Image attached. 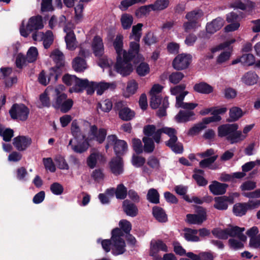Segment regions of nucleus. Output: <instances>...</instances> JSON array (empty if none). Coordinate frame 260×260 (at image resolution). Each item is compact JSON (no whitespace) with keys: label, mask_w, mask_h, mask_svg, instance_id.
Segmentation results:
<instances>
[{"label":"nucleus","mask_w":260,"mask_h":260,"mask_svg":"<svg viewBox=\"0 0 260 260\" xmlns=\"http://www.w3.org/2000/svg\"><path fill=\"white\" fill-rule=\"evenodd\" d=\"M258 76L253 72H248L245 73L241 78V81L245 84L251 86L257 83Z\"/></svg>","instance_id":"nucleus-29"},{"label":"nucleus","mask_w":260,"mask_h":260,"mask_svg":"<svg viewBox=\"0 0 260 260\" xmlns=\"http://www.w3.org/2000/svg\"><path fill=\"white\" fill-rule=\"evenodd\" d=\"M38 56V51L36 47H31L28 50L26 55V60L29 62L36 61Z\"/></svg>","instance_id":"nucleus-56"},{"label":"nucleus","mask_w":260,"mask_h":260,"mask_svg":"<svg viewBox=\"0 0 260 260\" xmlns=\"http://www.w3.org/2000/svg\"><path fill=\"white\" fill-rule=\"evenodd\" d=\"M122 208L123 211L127 216L135 217L138 214V209L137 206L128 200L123 201Z\"/></svg>","instance_id":"nucleus-21"},{"label":"nucleus","mask_w":260,"mask_h":260,"mask_svg":"<svg viewBox=\"0 0 260 260\" xmlns=\"http://www.w3.org/2000/svg\"><path fill=\"white\" fill-rule=\"evenodd\" d=\"M139 41H132L129 44V49L127 52V55L130 57V59H132L136 55H138V52L140 49Z\"/></svg>","instance_id":"nucleus-44"},{"label":"nucleus","mask_w":260,"mask_h":260,"mask_svg":"<svg viewBox=\"0 0 260 260\" xmlns=\"http://www.w3.org/2000/svg\"><path fill=\"white\" fill-rule=\"evenodd\" d=\"M119 226L120 229L115 228L112 230L110 240H104L102 241L103 249L106 252L112 250L113 254L115 255L123 254L125 252L126 245L122 238L124 236L123 231L128 234L132 229L131 223L125 219L120 220Z\"/></svg>","instance_id":"nucleus-1"},{"label":"nucleus","mask_w":260,"mask_h":260,"mask_svg":"<svg viewBox=\"0 0 260 260\" xmlns=\"http://www.w3.org/2000/svg\"><path fill=\"white\" fill-rule=\"evenodd\" d=\"M227 229L229 236L237 237L239 240L243 241H246V237L243 233L245 231L244 228H239L236 226L227 228Z\"/></svg>","instance_id":"nucleus-27"},{"label":"nucleus","mask_w":260,"mask_h":260,"mask_svg":"<svg viewBox=\"0 0 260 260\" xmlns=\"http://www.w3.org/2000/svg\"><path fill=\"white\" fill-rule=\"evenodd\" d=\"M198 231L187 229L185 230L184 233V237L185 239L188 241L198 242L200 241V238L197 236Z\"/></svg>","instance_id":"nucleus-45"},{"label":"nucleus","mask_w":260,"mask_h":260,"mask_svg":"<svg viewBox=\"0 0 260 260\" xmlns=\"http://www.w3.org/2000/svg\"><path fill=\"white\" fill-rule=\"evenodd\" d=\"M142 141L144 143L143 151L148 153H152L155 148V142L154 139L148 137H144Z\"/></svg>","instance_id":"nucleus-36"},{"label":"nucleus","mask_w":260,"mask_h":260,"mask_svg":"<svg viewBox=\"0 0 260 260\" xmlns=\"http://www.w3.org/2000/svg\"><path fill=\"white\" fill-rule=\"evenodd\" d=\"M193 88L194 91L205 94H210L213 91V87L204 82L195 84Z\"/></svg>","instance_id":"nucleus-26"},{"label":"nucleus","mask_w":260,"mask_h":260,"mask_svg":"<svg viewBox=\"0 0 260 260\" xmlns=\"http://www.w3.org/2000/svg\"><path fill=\"white\" fill-rule=\"evenodd\" d=\"M84 140L81 144H78L77 145H74L72 144L73 140H71L69 143V146H71L73 150L76 153H82L86 151L89 147V144L86 139Z\"/></svg>","instance_id":"nucleus-37"},{"label":"nucleus","mask_w":260,"mask_h":260,"mask_svg":"<svg viewBox=\"0 0 260 260\" xmlns=\"http://www.w3.org/2000/svg\"><path fill=\"white\" fill-rule=\"evenodd\" d=\"M64 31L67 33L65 37L67 48L70 50H75L77 46V42L73 31L67 27L64 28Z\"/></svg>","instance_id":"nucleus-16"},{"label":"nucleus","mask_w":260,"mask_h":260,"mask_svg":"<svg viewBox=\"0 0 260 260\" xmlns=\"http://www.w3.org/2000/svg\"><path fill=\"white\" fill-rule=\"evenodd\" d=\"M44 27L42 17L37 16L31 17L24 28L23 23L20 27V32L22 36L27 37L34 30L42 29Z\"/></svg>","instance_id":"nucleus-4"},{"label":"nucleus","mask_w":260,"mask_h":260,"mask_svg":"<svg viewBox=\"0 0 260 260\" xmlns=\"http://www.w3.org/2000/svg\"><path fill=\"white\" fill-rule=\"evenodd\" d=\"M131 60L130 57L127 55L123 57H116V62L114 66L116 71L123 76L129 75L133 71Z\"/></svg>","instance_id":"nucleus-5"},{"label":"nucleus","mask_w":260,"mask_h":260,"mask_svg":"<svg viewBox=\"0 0 260 260\" xmlns=\"http://www.w3.org/2000/svg\"><path fill=\"white\" fill-rule=\"evenodd\" d=\"M151 10V5L143 6L136 11L135 14L137 17L141 18L148 15Z\"/></svg>","instance_id":"nucleus-57"},{"label":"nucleus","mask_w":260,"mask_h":260,"mask_svg":"<svg viewBox=\"0 0 260 260\" xmlns=\"http://www.w3.org/2000/svg\"><path fill=\"white\" fill-rule=\"evenodd\" d=\"M248 210L246 203H237L233 207V212L236 216H241Z\"/></svg>","instance_id":"nucleus-50"},{"label":"nucleus","mask_w":260,"mask_h":260,"mask_svg":"<svg viewBox=\"0 0 260 260\" xmlns=\"http://www.w3.org/2000/svg\"><path fill=\"white\" fill-rule=\"evenodd\" d=\"M92 48L93 53L96 57H102L104 53V48L103 41L101 37L96 36L94 38Z\"/></svg>","instance_id":"nucleus-22"},{"label":"nucleus","mask_w":260,"mask_h":260,"mask_svg":"<svg viewBox=\"0 0 260 260\" xmlns=\"http://www.w3.org/2000/svg\"><path fill=\"white\" fill-rule=\"evenodd\" d=\"M238 129V125L236 123L226 124L222 125L218 128V135L219 137H226V139L231 136L232 133Z\"/></svg>","instance_id":"nucleus-13"},{"label":"nucleus","mask_w":260,"mask_h":260,"mask_svg":"<svg viewBox=\"0 0 260 260\" xmlns=\"http://www.w3.org/2000/svg\"><path fill=\"white\" fill-rule=\"evenodd\" d=\"M232 6L235 8L245 10L247 8H253L254 6V4L249 0H244V1L236 0L233 3Z\"/></svg>","instance_id":"nucleus-39"},{"label":"nucleus","mask_w":260,"mask_h":260,"mask_svg":"<svg viewBox=\"0 0 260 260\" xmlns=\"http://www.w3.org/2000/svg\"><path fill=\"white\" fill-rule=\"evenodd\" d=\"M31 143V139L25 136H19L13 140V145L19 151L25 150Z\"/></svg>","instance_id":"nucleus-17"},{"label":"nucleus","mask_w":260,"mask_h":260,"mask_svg":"<svg viewBox=\"0 0 260 260\" xmlns=\"http://www.w3.org/2000/svg\"><path fill=\"white\" fill-rule=\"evenodd\" d=\"M111 171L115 175H119L123 172V165L121 157L116 156L113 158L109 162Z\"/></svg>","instance_id":"nucleus-15"},{"label":"nucleus","mask_w":260,"mask_h":260,"mask_svg":"<svg viewBox=\"0 0 260 260\" xmlns=\"http://www.w3.org/2000/svg\"><path fill=\"white\" fill-rule=\"evenodd\" d=\"M73 105L72 99H68L66 94H61L56 97L53 106L63 113H67L72 108Z\"/></svg>","instance_id":"nucleus-8"},{"label":"nucleus","mask_w":260,"mask_h":260,"mask_svg":"<svg viewBox=\"0 0 260 260\" xmlns=\"http://www.w3.org/2000/svg\"><path fill=\"white\" fill-rule=\"evenodd\" d=\"M203 16V13L201 10H193L187 13L185 18L188 21L199 24V22Z\"/></svg>","instance_id":"nucleus-35"},{"label":"nucleus","mask_w":260,"mask_h":260,"mask_svg":"<svg viewBox=\"0 0 260 260\" xmlns=\"http://www.w3.org/2000/svg\"><path fill=\"white\" fill-rule=\"evenodd\" d=\"M162 133L170 137L169 140L165 142L166 145L171 148L175 153H181L183 151V146L180 143L178 142L177 131L173 127L164 126L160 128V135Z\"/></svg>","instance_id":"nucleus-3"},{"label":"nucleus","mask_w":260,"mask_h":260,"mask_svg":"<svg viewBox=\"0 0 260 260\" xmlns=\"http://www.w3.org/2000/svg\"><path fill=\"white\" fill-rule=\"evenodd\" d=\"M127 194L126 187L123 184H119L115 189V196L117 199L124 200Z\"/></svg>","instance_id":"nucleus-51"},{"label":"nucleus","mask_w":260,"mask_h":260,"mask_svg":"<svg viewBox=\"0 0 260 260\" xmlns=\"http://www.w3.org/2000/svg\"><path fill=\"white\" fill-rule=\"evenodd\" d=\"M114 108L118 111L119 117L124 121H128L135 116V112L126 106L122 101H119L115 104Z\"/></svg>","instance_id":"nucleus-9"},{"label":"nucleus","mask_w":260,"mask_h":260,"mask_svg":"<svg viewBox=\"0 0 260 260\" xmlns=\"http://www.w3.org/2000/svg\"><path fill=\"white\" fill-rule=\"evenodd\" d=\"M87 84V79L82 80L77 78L75 85L70 89L69 91L71 93L82 92L85 89Z\"/></svg>","instance_id":"nucleus-33"},{"label":"nucleus","mask_w":260,"mask_h":260,"mask_svg":"<svg viewBox=\"0 0 260 260\" xmlns=\"http://www.w3.org/2000/svg\"><path fill=\"white\" fill-rule=\"evenodd\" d=\"M240 61L245 65L251 66L255 62V57L252 54H244L240 58Z\"/></svg>","instance_id":"nucleus-59"},{"label":"nucleus","mask_w":260,"mask_h":260,"mask_svg":"<svg viewBox=\"0 0 260 260\" xmlns=\"http://www.w3.org/2000/svg\"><path fill=\"white\" fill-rule=\"evenodd\" d=\"M145 162L144 157L134 154L132 159L133 165L136 167H140L143 166Z\"/></svg>","instance_id":"nucleus-64"},{"label":"nucleus","mask_w":260,"mask_h":260,"mask_svg":"<svg viewBox=\"0 0 260 260\" xmlns=\"http://www.w3.org/2000/svg\"><path fill=\"white\" fill-rule=\"evenodd\" d=\"M50 57L58 66H61L63 64L64 55L63 53L58 49L53 50L50 55Z\"/></svg>","instance_id":"nucleus-48"},{"label":"nucleus","mask_w":260,"mask_h":260,"mask_svg":"<svg viewBox=\"0 0 260 260\" xmlns=\"http://www.w3.org/2000/svg\"><path fill=\"white\" fill-rule=\"evenodd\" d=\"M84 5L82 3H79L74 8L75 19L76 21H80L83 16Z\"/></svg>","instance_id":"nucleus-58"},{"label":"nucleus","mask_w":260,"mask_h":260,"mask_svg":"<svg viewBox=\"0 0 260 260\" xmlns=\"http://www.w3.org/2000/svg\"><path fill=\"white\" fill-rule=\"evenodd\" d=\"M133 148L134 150L137 154H141L143 151V148L141 141L137 138H134L132 140Z\"/></svg>","instance_id":"nucleus-62"},{"label":"nucleus","mask_w":260,"mask_h":260,"mask_svg":"<svg viewBox=\"0 0 260 260\" xmlns=\"http://www.w3.org/2000/svg\"><path fill=\"white\" fill-rule=\"evenodd\" d=\"M102 158V155L99 152L94 151L91 152L88 157L87 164L89 168L93 169L96 166L98 161Z\"/></svg>","instance_id":"nucleus-34"},{"label":"nucleus","mask_w":260,"mask_h":260,"mask_svg":"<svg viewBox=\"0 0 260 260\" xmlns=\"http://www.w3.org/2000/svg\"><path fill=\"white\" fill-rule=\"evenodd\" d=\"M107 135L106 130L104 128H101L98 130L95 125L90 126L89 134L88 137L89 139H95L100 143L104 142Z\"/></svg>","instance_id":"nucleus-12"},{"label":"nucleus","mask_w":260,"mask_h":260,"mask_svg":"<svg viewBox=\"0 0 260 260\" xmlns=\"http://www.w3.org/2000/svg\"><path fill=\"white\" fill-rule=\"evenodd\" d=\"M112 108V102L109 100H106L103 102L98 104V108H100L101 110L105 112H109Z\"/></svg>","instance_id":"nucleus-63"},{"label":"nucleus","mask_w":260,"mask_h":260,"mask_svg":"<svg viewBox=\"0 0 260 260\" xmlns=\"http://www.w3.org/2000/svg\"><path fill=\"white\" fill-rule=\"evenodd\" d=\"M123 36L118 34L116 36L113 41V45L116 51V57L122 56L123 57L124 55H127V51L123 49Z\"/></svg>","instance_id":"nucleus-18"},{"label":"nucleus","mask_w":260,"mask_h":260,"mask_svg":"<svg viewBox=\"0 0 260 260\" xmlns=\"http://www.w3.org/2000/svg\"><path fill=\"white\" fill-rule=\"evenodd\" d=\"M0 136H2L3 140L9 142L13 136V131L10 128H4L2 125H0Z\"/></svg>","instance_id":"nucleus-55"},{"label":"nucleus","mask_w":260,"mask_h":260,"mask_svg":"<svg viewBox=\"0 0 260 260\" xmlns=\"http://www.w3.org/2000/svg\"><path fill=\"white\" fill-rule=\"evenodd\" d=\"M228 185L224 183H221L214 181L209 186L210 191L214 195L223 194L226 191Z\"/></svg>","instance_id":"nucleus-23"},{"label":"nucleus","mask_w":260,"mask_h":260,"mask_svg":"<svg viewBox=\"0 0 260 260\" xmlns=\"http://www.w3.org/2000/svg\"><path fill=\"white\" fill-rule=\"evenodd\" d=\"M9 113L13 119L25 121L28 117L29 110L23 104H15L10 109Z\"/></svg>","instance_id":"nucleus-7"},{"label":"nucleus","mask_w":260,"mask_h":260,"mask_svg":"<svg viewBox=\"0 0 260 260\" xmlns=\"http://www.w3.org/2000/svg\"><path fill=\"white\" fill-rule=\"evenodd\" d=\"M115 84L109 83L106 82H100L96 84V91L99 95H101L103 93L105 90L111 88L114 89L115 87Z\"/></svg>","instance_id":"nucleus-47"},{"label":"nucleus","mask_w":260,"mask_h":260,"mask_svg":"<svg viewBox=\"0 0 260 260\" xmlns=\"http://www.w3.org/2000/svg\"><path fill=\"white\" fill-rule=\"evenodd\" d=\"M52 78H53L54 82H55L58 78V76L55 74L54 69H52L50 71L48 76L45 75L44 71H42L39 75L38 81L41 84L47 85Z\"/></svg>","instance_id":"nucleus-28"},{"label":"nucleus","mask_w":260,"mask_h":260,"mask_svg":"<svg viewBox=\"0 0 260 260\" xmlns=\"http://www.w3.org/2000/svg\"><path fill=\"white\" fill-rule=\"evenodd\" d=\"M184 77L182 73L175 72L172 73L169 77V80L174 84L178 83Z\"/></svg>","instance_id":"nucleus-60"},{"label":"nucleus","mask_w":260,"mask_h":260,"mask_svg":"<svg viewBox=\"0 0 260 260\" xmlns=\"http://www.w3.org/2000/svg\"><path fill=\"white\" fill-rule=\"evenodd\" d=\"M169 0H156L151 5V10L153 11H160L166 9L169 5Z\"/></svg>","instance_id":"nucleus-42"},{"label":"nucleus","mask_w":260,"mask_h":260,"mask_svg":"<svg viewBox=\"0 0 260 260\" xmlns=\"http://www.w3.org/2000/svg\"><path fill=\"white\" fill-rule=\"evenodd\" d=\"M224 24V20L221 18L218 17L213 20L211 22L206 25L207 32L213 34L220 29Z\"/></svg>","instance_id":"nucleus-25"},{"label":"nucleus","mask_w":260,"mask_h":260,"mask_svg":"<svg viewBox=\"0 0 260 260\" xmlns=\"http://www.w3.org/2000/svg\"><path fill=\"white\" fill-rule=\"evenodd\" d=\"M159 251H167V246L162 241L152 240L150 243V255L156 256Z\"/></svg>","instance_id":"nucleus-19"},{"label":"nucleus","mask_w":260,"mask_h":260,"mask_svg":"<svg viewBox=\"0 0 260 260\" xmlns=\"http://www.w3.org/2000/svg\"><path fill=\"white\" fill-rule=\"evenodd\" d=\"M244 113L242 109L238 107H233L230 109L229 115L231 121H236L243 116Z\"/></svg>","instance_id":"nucleus-43"},{"label":"nucleus","mask_w":260,"mask_h":260,"mask_svg":"<svg viewBox=\"0 0 260 260\" xmlns=\"http://www.w3.org/2000/svg\"><path fill=\"white\" fill-rule=\"evenodd\" d=\"M206 219V213L205 211L202 210L197 214H187L186 221L190 224H201Z\"/></svg>","instance_id":"nucleus-20"},{"label":"nucleus","mask_w":260,"mask_h":260,"mask_svg":"<svg viewBox=\"0 0 260 260\" xmlns=\"http://www.w3.org/2000/svg\"><path fill=\"white\" fill-rule=\"evenodd\" d=\"M54 37L53 33L51 31L48 30L45 33L44 37L43 38V45L45 49H47L50 47L53 42Z\"/></svg>","instance_id":"nucleus-54"},{"label":"nucleus","mask_w":260,"mask_h":260,"mask_svg":"<svg viewBox=\"0 0 260 260\" xmlns=\"http://www.w3.org/2000/svg\"><path fill=\"white\" fill-rule=\"evenodd\" d=\"M215 204L214 207L218 210H226L228 207V202L232 203L230 197L222 196L215 198Z\"/></svg>","instance_id":"nucleus-31"},{"label":"nucleus","mask_w":260,"mask_h":260,"mask_svg":"<svg viewBox=\"0 0 260 260\" xmlns=\"http://www.w3.org/2000/svg\"><path fill=\"white\" fill-rule=\"evenodd\" d=\"M194 116V113L192 111L180 110L175 116V119L178 123H183L193 120Z\"/></svg>","instance_id":"nucleus-24"},{"label":"nucleus","mask_w":260,"mask_h":260,"mask_svg":"<svg viewBox=\"0 0 260 260\" xmlns=\"http://www.w3.org/2000/svg\"><path fill=\"white\" fill-rule=\"evenodd\" d=\"M246 137V135L242 134V132L236 130L232 133L231 136L228 137V140L231 144L237 143L243 141Z\"/></svg>","instance_id":"nucleus-40"},{"label":"nucleus","mask_w":260,"mask_h":260,"mask_svg":"<svg viewBox=\"0 0 260 260\" xmlns=\"http://www.w3.org/2000/svg\"><path fill=\"white\" fill-rule=\"evenodd\" d=\"M1 72L4 78L5 79V83L7 86L11 87L13 84L17 82V78L16 77H9L12 72L11 68L1 69Z\"/></svg>","instance_id":"nucleus-30"},{"label":"nucleus","mask_w":260,"mask_h":260,"mask_svg":"<svg viewBox=\"0 0 260 260\" xmlns=\"http://www.w3.org/2000/svg\"><path fill=\"white\" fill-rule=\"evenodd\" d=\"M162 88L163 87L159 84H154L150 91L151 96L150 105L153 109H156L158 107V104L155 103V101H160L159 93L161 91Z\"/></svg>","instance_id":"nucleus-14"},{"label":"nucleus","mask_w":260,"mask_h":260,"mask_svg":"<svg viewBox=\"0 0 260 260\" xmlns=\"http://www.w3.org/2000/svg\"><path fill=\"white\" fill-rule=\"evenodd\" d=\"M136 71L139 75L144 76L149 73L150 68L147 63L142 62L137 67Z\"/></svg>","instance_id":"nucleus-61"},{"label":"nucleus","mask_w":260,"mask_h":260,"mask_svg":"<svg viewBox=\"0 0 260 260\" xmlns=\"http://www.w3.org/2000/svg\"><path fill=\"white\" fill-rule=\"evenodd\" d=\"M153 215L160 222L167 221V215L163 209L160 207H155L153 208Z\"/></svg>","instance_id":"nucleus-46"},{"label":"nucleus","mask_w":260,"mask_h":260,"mask_svg":"<svg viewBox=\"0 0 260 260\" xmlns=\"http://www.w3.org/2000/svg\"><path fill=\"white\" fill-rule=\"evenodd\" d=\"M185 87L186 85L185 84H180L171 88L170 89V91L172 94L176 95L175 106L177 108H182L187 110H193L197 107V104L192 103H184L183 102L185 96L188 94L187 91H184Z\"/></svg>","instance_id":"nucleus-2"},{"label":"nucleus","mask_w":260,"mask_h":260,"mask_svg":"<svg viewBox=\"0 0 260 260\" xmlns=\"http://www.w3.org/2000/svg\"><path fill=\"white\" fill-rule=\"evenodd\" d=\"M143 24L142 23H138L132 27V32L129 36L130 40H134L136 41H140L142 36V27Z\"/></svg>","instance_id":"nucleus-38"},{"label":"nucleus","mask_w":260,"mask_h":260,"mask_svg":"<svg viewBox=\"0 0 260 260\" xmlns=\"http://www.w3.org/2000/svg\"><path fill=\"white\" fill-rule=\"evenodd\" d=\"M120 20L123 29H127L131 27L133 22V17L131 15L125 13L122 15Z\"/></svg>","instance_id":"nucleus-49"},{"label":"nucleus","mask_w":260,"mask_h":260,"mask_svg":"<svg viewBox=\"0 0 260 260\" xmlns=\"http://www.w3.org/2000/svg\"><path fill=\"white\" fill-rule=\"evenodd\" d=\"M203 171L201 170H197L195 171V173L193 175V178L200 186H205L208 182L203 177Z\"/></svg>","instance_id":"nucleus-52"},{"label":"nucleus","mask_w":260,"mask_h":260,"mask_svg":"<svg viewBox=\"0 0 260 260\" xmlns=\"http://www.w3.org/2000/svg\"><path fill=\"white\" fill-rule=\"evenodd\" d=\"M144 137H148L154 139L155 143L158 144L160 142V128L157 129L153 124L145 125L143 130Z\"/></svg>","instance_id":"nucleus-11"},{"label":"nucleus","mask_w":260,"mask_h":260,"mask_svg":"<svg viewBox=\"0 0 260 260\" xmlns=\"http://www.w3.org/2000/svg\"><path fill=\"white\" fill-rule=\"evenodd\" d=\"M191 61V56L182 53L178 54L174 59L173 66L177 70H182L187 68Z\"/></svg>","instance_id":"nucleus-10"},{"label":"nucleus","mask_w":260,"mask_h":260,"mask_svg":"<svg viewBox=\"0 0 260 260\" xmlns=\"http://www.w3.org/2000/svg\"><path fill=\"white\" fill-rule=\"evenodd\" d=\"M138 88V84L136 81L132 80L129 81L127 84L125 90L124 92V96L128 98L134 94Z\"/></svg>","instance_id":"nucleus-41"},{"label":"nucleus","mask_w":260,"mask_h":260,"mask_svg":"<svg viewBox=\"0 0 260 260\" xmlns=\"http://www.w3.org/2000/svg\"><path fill=\"white\" fill-rule=\"evenodd\" d=\"M72 66L76 72H83L87 68V64L84 58L77 56L72 61Z\"/></svg>","instance_id":"nucleus-32"},{"label":"nucleus","mask_w":260,"mask_h":260,"mask_svg":"<svg viewBox=\"0 0 260 260\" xmlns=\"http://www.w3.org/2000/svg\"><path fill=\"white\" fill-rule=\"evenodd\" d=\"M159 194L157 191L154 189H150L147 194V199L151 203L157 204L159 203Z\"/></svg>","instance_id":"nucleus-53"},{"label":"nucleus","mask_w":260,"mask_h":260,"mask_svg":"<svg viewBox=\"0 0 260 260\" xmlns=\"http://www.w3.org/2000/svg\"><path fill=\"white\" fill-rule=\"evenodd\" d=\"M114 146V150L116 155H122L127 150V145L125 141L118 140L116 135H111L108 136L107 139L106 149L111 146Z\"/></svg>","instance_id":"nucleus-6"}]
</instances>
